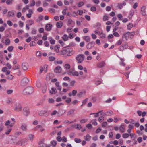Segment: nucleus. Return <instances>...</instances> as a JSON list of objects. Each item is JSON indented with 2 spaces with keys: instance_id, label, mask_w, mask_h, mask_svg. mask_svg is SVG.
<instances>
[{
  "instance_id": "f257e3e1",
  "label": "nucleus",
  "mask_w": 147,
  "mask_h": 147,
  "mask_svg": "<svg viewBox=\"0 0 147 147\" xmlns=\"http://www.w3.org/2000/svg\"><path fill=\"white\" fill-rule=\"evenodd\" d=\"M28 140L26 138H23L21 139L16 144L19 145L20 144L22 146H25L28 144Z\"/></svg>"
},
{
  "instance_id": "f03ea898",
  "label": "nucleus",
  "mask_w": 147,
  "mask_h": 147,
  "mask_svg": "<svg viewBox=\"0 0 147 147\" xmlns=\"http://www.w3.org/2000/svg\"><path fill=\"white\" fill-rule=\"evenodd\" d=\"M34 90L33 87L31 86L28 87L26 88L24 90V93L27 94L32 93Z\"/></svg>"
},
{
  "instance_id": "7ed1b4c3",
  "label": "nucleus",
  "mask_w": 147,
  "mask_h": 147,
  "mask_svg": "<svg viewBox=\"0 0 147 147\" xmlns=\"http://www.w3.org/2000/svg\"><path fill=\"white\" fill-rule=\"evenodd\" d=\"M85 56L83 54H80L77 55L76 59L78 63H81L84 61Z\"/></svg>"
},
{
  "instance_id": "20e7f679",
  "label": "nucleus",
  "mask_w": 147,
  "mask_h": 147,
  "mask_svg": "<svg viewBox=\"0 0 147 147\" xmlns=\"http://www.w3.org/2000/svg\"><path fill=\"white\" fill-rule=\"evenodd\" d=\"M38 114L40 116H43L45 117H47L49 115L47 111L44 110L39 112Z\"/></svg>"
},
{
  "instance_id": "39448f33",
  "label": "nucleus",
  "mask_w": 147,
  "mask_h": 147,
  "mask_svg": "<svg viewBox=\"0 0 147 147\" xmlns=\"http://www.w3.org/2000/svg\"><path fill=\"white\" fill-rule=\"evenodd\" d=\"M29 81V80L28 78H27L24 77L22 80L21 84L22 86H25L28 84Z\"/></svg>"
},
{
  "instance_id": "423d86ee",
  "label": "nucleus",
  "mask_w": 147,
  "mask_h": 147,
  "mask_svg": "<svg viewBox=\"0 0 147 147\" xmlns=\"http://www.w3.org/2000/svg\"><path fill=\"white\" fill-rule=\"evenodd\" d=\"M22 107L19 104H16L15 105L14 109L17 111H20L22 110Z\"/></svg>"
},
{
  "instance_id": "0eeeda50",
  "label": "nucleus",
  "mask_w": 147,
  "mask_h": 147,
  "mask_svg": "<svg viewBox=\"0 0 147 147\" xmlns=\"http://www.w3.org/2000/svg\"><path fill=\"white\" fill-rule=\"evenodd\" d=\"M29 108L27 107H24L23 110L24 114L26 116L27 115L29 114Z\"/></svg>"
},
{
  "instance_id": "6e6552de",
  "label": "nucleus",
  "mask_w": 147,
  "mask_h": 147,
  "mask_svg": "<svg viewBox=\"0 0 147 147\" xmlns=\"http://www.w3.org/2000/svg\"><path fill=\"white\" fill-rule=\"evenodd\" d=\"M62 69L60 66H57L54 69V71L57 73H60L61 72Z\"/></svg>"
},
{
  "instance_id": "1a4fd4ad",
  "label": "nucleus",
  "mask_w": 147,
  "mask_h": 147,
  "mask_svg": "<svg viewBox=\"0 0 147 147\" xmlns=\"http://www.w3.org/2000/svg\"><path fill=\"white\" fill-rule=\"evenodd\" d=\"M95 43L94 42H90L88 43L86 45V48L88 49H91L94 47Z\"/></svg>"
},
{
  "instance_id": "9d476101",
  "label": "nucleus",
  "mask_w": 147,
  "mask_h": 147,
  "mask_svg": "<svg viewBox=\"0 0 147 147\" xmlns=\"http://www.w3.org/2000/svg\"><path fill=\"white\" fill-rule=\"evenodd\" d=\"M22 69L24 71L27 70L28 68V65L26 63H22Z\"/></svg>"
},
{
  "instance_id": "9b49d317",
  "label": "nucleus",
  "mask_w": 147,
  "mask_h": 147,
  "mask_svg": "<svg viewBox=\"0 0 147 147\" xmlns=\"http://www.w3.org/2000/svg\"><path fill=\"white\" fill-rule=\"evenodd\" d=\"M9 142L11 144L15 143L16 144V143L18 142L16 140V138L14 137H11Z\"/></svg>"
},
{
  "instance_id": "f8f14e48",
  "label": "nucleus",
  "mask_w": 147,
  "mask_h": 147,
  "mask_svg": "<svg viewBox=\"0 0 147 147\" xmlns=\"http://www.w3.org/2000/svg\"><path fill=\"white\" fill-rule=\"evenodd\" d=\"M75 110L74 109H71L67 113V115L70 116L71 115H74V112Z\"/></svg>"
},
{
  "instance_id": "ddd939ff",
  "label": "nucleus",
  "mask_w": 147,
  "mask_h": 147,
  "mask_svg": "<svg viewBox=\"0 0 147 147\" xmlns=\"http://www.w3.org/2000/svg\"><path fill=\"white\" fill-rule=\"evenodd\" d=\"M52 27V25L51 24H47L46 25L45 29L47 31H50L51 30Z\"/></svg>"
},
{
  "instance_id": "4468645a",
  "label": "nucleus",
  "mask_w": 147,
  "mask_h": 147,
  "mask_svg": "<svg viewBox=\"0 0 147 147\" xmlns=\"http://www.w3.org/2000/svg\"><path fill=\"white\" fill-rule=\"evenodd\" d=\"M141 13L144 16L146 15V7L143 6L142 7L141 10Z\"/></svg>"
},
{
  "instance_id": "2eb2a0df",
  "label": "nucleus",
  "mask_w": 147,
  "mask_h": 147,
  "mask_svg": "<svg viewBox=\"0 0 147 147\" xmlns=\"http://www.w3.org/2000/svg\"><path fill=\"white\" fill-rule=\"evenodd\" d=\"M14 123H10V122L9 120H7L5 124V126H7L9 125V126H10L11 127H12L14 126Z\"/></svg>"
},
{
  "instance_id": "dca6fc26",
  "label": "nucleus",
  "mask_w": 147,
  "mask_h": 147,
  "mask_svg": "<svg viewBox=\"0 0 147 147\" xmlns=\"http://www.w3.org/2000/svg\"><path fill=\"white\" fill-rule=\"evenodd\" d=\"M21 129L24 131H26L27 129V125L24 123L22 124L21 127Z\"/></svg>"
},
{
  "instance_id": "f3484780",
  "label": "nucleus",
  "mask_w": 147,
  "mask_h": 147,
  "mask_svg": "<svg viewBox=\"0 0 147 147\" xmlns=\"http://www.w3.org/2000/svg\"><path fill=\"white\" fill-rule=\"evenodd\" d=\"M130 33L129 32H128L124 34L123 36V38H125L127 40L128 39Z\"/></svg>"
},
{
  "instance_id": "a211bd4d",
  "label": "nucleus",
  "mask_w": 147,
  "mask_h": 147,
  "mask_svg": "<svg viewBox=\"0 0 147 147\" xmlns=\"http://www.w3.org/2000/svg\"><path fill=\"white\" fill-rule=\"evenodd\" d=\"M28 136L29 138V140L31 142H32L34 140V136L32 134H29L28 135Z\"/></svg>"
},
{
  "instance_id": "6ab92c4d",
  "label": "nucleus",
  "mask_w": 147,
  "mask_h": 147,
  "mask_svg": "<svg viewBox=\"0 0 147 147\" xmlns=\"http://www.w3.org/2000/svg\"><path fill=\"white\" fill-rule=\"evenodd\" d=\"M55 84L57 89L60 91H61V88L59 85V82H57L55 83Z\"/></svg>"
},
{
  "instance_id": "aec40b11",
  "label": "nucleus",
  "mask_w": 147,
  "mask_h": 147,
  "mask_svg": "<svg viewBox=\"0 0 147 147\" xmlns=\"http://www.w3.org/2000/svg\"><path fill=\"white\" fill-rule=\"evenodd\" d=\"M52 91H50V93L51 94H55L57 93L56 89L55 88H51Z\"/></svg>"
},
{
  "instance_id": "412c9836",
  "label": "nucleus",
  "mask_w": 147,
  "mask_h": 147,
  "mask_svg": "<svg viewBox=\"0 0 147 147\" xmlns=\"http://www.w3.org/2000/svg\"><path fill=\"white\" fill-rule=\"evenodd\" d=\"M119 129L120 131L122 132L123 133L125 132V126L123 125H121L119 127Z\"/></svg>"
},
{
  "instance_id": "4be33fe9",
  "label": "nucleus",
  "mask_w": 147,
  "mask_h": 147,
  "mask_svg": "<svg viewBox=\"0 0 147 147\" xmlns=\"http://www.w3.org/2000/svg\"><path fill=\"white\" fill-rule=\"evenodd\" d=\"M56 26L58 28H61L62 26V23L61 22H59L56 24Z\"/></svg>"
},
{
  "instance_id": "5701e85b",
  "label": "nucleus",
  "mask_w": 147,
  "mask_h": 147,
  "mask_svg": "<svg viewBox=\"0 0 147 147\" xmlns=\"http://www.w3.org/2000/svg\"><path fill=\"white\" fill-rule=\"evenodd\" d=\"M105 63L103 61H102L98 63L97 66L99 68H101L104 66Z\"/></svg>"
},
{
  "instance_id": "b1692460",
  "label": "nucleus",
  "mask_w": 147,
  "mask_h": 147,
  "mask_svg": "<svg viewBox=\"0 0 147 147\" xmlns=\"http://www.w3.org/2000/svg\"><path fill=\"white\" fill-rule=\"evenodd\" d=\"M35 2L34 0H31L30 1V3L29 4L30 7L34 6L35 5Z\"/></svg>"
},
{
  "instance_id": "393cba45",
  "label": "nucleus",
  "mask_w": 147,
  "mask_h": 147,
  "mask_svg": "<svg viewBox=\"0 0 147 147\" xmlns=\"http://www.w3.org/2000/svg\"><path fill=\"white\" fill-rule=\"evenodd\" d=\"M113 112L112 111H108L106 112L105 115L109 116H111L113 114Z\"/></svg>"
},
{
  "instance_id": "a878e982",
  "label": "nucleus",
  "mask_w": 147,
  "mask_h": 147,
  "mask_svg": "<svg viewBox=\"0 0 147 147\" xmlns=\"http://www.w3.org/2000/svg\"><path fill=\"white\" fill-rule=\"evenodd\" d=\"M86 93V92L85 91H84L83 92H81L78 94H77V96L79 97H81L82 96L85 95Z\"/></svg>"
},
{
  "instance_id": "bb28decb",
  "label": "nucleus",
  "mask_w": 147,
  "mask_h": 147,
  "mask_svg": "<svg viewBox=\"0 0 147 147\" xmlns=\"http://www.w3.org/2000/svg\"><path fill=\"white\" fill-rule=\"evenodd\" d=\"M69 36L66 34H64L62 38L64 41H66L68 40Z\"/></svg>"
},
{
  "instance_id": "cd10ccee",
  "label": "nucleus",
  "mask_w": 147,
  "mask_h": 147,
  "mask_svg": "<svg viewBox=\"0 0 147 147\" xmlns=\"http://www.w3.org/2000/svg\"><path fill=\"white\" fill-rule=\"evenodd\" d=\"M133 26V24L131 23H129L127 26V29L128 30H130L132 28Z\"/></svg>"
},
{
  "instance_id": "c85d7f7f",
  "label": "nucleus",
  "mask_w": 147,
  "mask_h": 147,
  "mask_svg": "<svg viewBox=\"0 0 147 147\" xmlns=\"http://www.w3.org/2000/svg\"><path fill=\"white\" fill-rule=\"evenodd\" d=\"M14 13L13 11H9L8 12V16L9 17V16H14Z\"/></svg>"
},
{
  "instance_id": "c756f323",
  "label": "nucleus",
  "mask_w": 147,
  "mask_h": 147,
  "mask_svg": "<svg viewBox=\"0 0 147 147\" xmlns=\"http://www.w3.org/2000/svg\"><path fill=\"white\" fill-rule=\"evenodd\" d=\"M83 39L87 42H89L90 40V38L87 36L84 37Z\"/></svg>"
},
{
  "instance_id": "7c9ffc66",
  "label": "nucleus",
  "mask_w": 147,
  "mask_h": 147,
  "mask_svg": "<svg viewBox=\"0 0 147 147\" xmlns=\"http://www.w3.org/2000/svg\"><path fill=\"white\" fill-rule=\"evenodd\" d=\"M85 137V136H84V138ZM85 139L86 140L89 141L90 140L91 136L87 134L85 137Z\"/></svg>"
},
{
  "instance_id": "2f4dec72",
  "label": "nucleus",
  "mask_w": 147,
  "mask_h": 147,
  "mask_svg": "<svg viewBox=\"0 0 147 147\" xmlns=\"http://www.w3.org/2000/svg\"><path fill=\"white\" fill-rule=\"evenodd\" d=\"M51 143L53 147H55L56 145L57 144V142L56 141L53 140L51 142Z\"/></svg>"
},
{
  "instance_id": "473e14b6",
  "label": "nucleus",
  "mask_w": 147,
  "mask_h": 147,
  "mask_svg": "<svg viewBox=\"0 0 147 147\" xmlns=\"http://www.w3.org/2000/svg\"><path fill=\"white\" fill-rule=\"evenodd\" d=\"M12 130V129L11 128H9V129H7L5 131V134L6 135L9 134L10 133L11 131Z\"/></svg>"
},
{
  "instance_id": "72a5a7b5",
  "label": "nucleus",
  "mask_w": 147,
  "mask_h": 147,
  "mask_svg": "<svg viewBox=\"0 0 147 147\" xmlns=\"http://www.w3.org/2000/svg\"><path fill=\"white\" fill-rule=\"evenodd\" d=\"M59 48L60 47L59 45H56L55 47L54 50L57 52H58Z\"/></svg>"
},
{
  "instance_id": "f704fd0d",
  "label": "nucleus",
  "mask_w": 147,
  "mask_h": 147,
  "mask_svg": "<svg viewBox=\"0 0 147 147\" xmlns=\"http://www.w3.org/2000/svg\"><path fill=\"white\" fill-rule=\"evenodd\" d=\"M64 67L67 69H69L70 68V65L69 64H66L64 66Z\"/></svg>"
},
{
  "instance_id": "c9c22d12",
  "label": "nucleus",
  "mask_w": 147,
  "mask_h": 147,
  "mask_svg": "<svg viewBox=\"0 0 147 147\" xmlns=\"http://www.w3.org/2000/svg\"><path fill=\"white\" fill-rule=\"evenodd\" d=\"M49 39H50V42L51 44H55V41L53 39L52 37H50Z\"/></svg>"
},
{
  "instance_id": "e433bc0d",
  "label": "nucleus",
  "mask_w": 147,
  "mask_h": 147,
  "mask_svg": "<svg viewBox=\"0 0 147 147\" xmlns=\"http://www.w3.org/2000/svg\"><path fill=\"white\" fill-rule=\"evenodd\" d=\"M109 19V16L107 15H104L103 17V19L104 21L108 20Z\"/></svg>"
},
{
  "instance_id": "4c0bfd02",
  "label": "nucleus",
  "mask_w": 147,
  "mask_h": 147,
  "mask_svg": "<svg viewBox=\"0 0 147 147\" xmlns=\"http://www.w3.org/2000/svg\"><path fill=\"white\" fill-rule=\"evenodd\" d=\"M55 59V58L53 56L49 57V60L51 61H54Z\"/></svg>"
},
{
  "instance_id": "58836bf2",
  "label": "nucleus",
  "mask_w": 147,
  "mask_h": 147,
  "mask_svg": "<svg viewBox=\"0 0 147 147\" xmlns=\"http://www.w3.org/2000/svg\"><path fill=\"white\" fill-rule=\"evenodd\" d=\"M88 100V98L86 99H85L83 101H82V104L81 105V106H82L83 105H85L86 102H87Z\"/></svg>"
},
{
  "instance_id": "ea45409f",
  "label": "nucleus",
  "mask_w": 147,
  "mask_h": 147,
  "mask_svg": "<svg viewBox=\"0 0 147 147\" xmlns=\"http://www.w3.org/2000/svg\"><path fill=\"white\" fill-rule=\"evenodd\" d=\"M129 135L127 133L123 134L122 135V137L125 138H127L129 136Z\"/></svg>"
},
{
  "instance_id": "a19ab883",
  "label": "nucleus",
  "mask_w": 147,
  "mask_h": 147,
  "mask_svg": "<svg viewBox=\"0 0 147 147\" xmlns=\"http://www.w3.org/2000/svg\"><path fill=\"white\" fill-rule=\"evenodd\" d=\"M84 3L83 2H80L78 3V6L79 7H81L84 5Z\"/></svg>"
},
{
  "instance_id": "79ce46f5",
  "label": "nucleus",
  "mask_w": 147,
  "mask_h": 147,
  "mask_svg": "<svg viewBox=\"0 0 147 147\" xmlns=\"http://www.w3.org/2000/svg\"><path fill=\"white\" fill-rule=\"evenodd\" d=\"M74 141L75 142L77 143H80L82 141L80 139H78V138H75L74 139Z\"/></svg>"
},
{
  "instance_id": "37998d69",
  "label": "nucleus",
  "mask_w": 147,
  "mask_h": 147,
  "mask_svg": "<svg viewBox=\"0 0 147 147\" xmlns=\"http://www.w3.org/2000/svg\"><path fill=\"white\" fill-rule=\"evenodd\" d=\"M13 49V47L12 46H9L8 49L7 50L9 52H11L12 51Z\"/></svg>"
},
{
  "instance_id": "c03bdc74",
  "label": "nucleus",
  "mask_w": 147,
  "mask_h": 147,
  "mask_svg": "<svg viewBox=\"0 0 147 147\" xmlns=\"http://www.w3.org/2000/svg\"><path fill=\"white\" fill-rule=\"evenodd\" d=\"M29 22V25L30 26H31L34 23V21L32 20H29L28 21Z\"/></svg>"
},
{
  "instance_id": "a18cd8bd",
  "label": "nucleus",
  "mask_w": 147,
  "mask_h": 147,
  "mask_svg": "<svg viewBox=\"0 0 147 147\" xmlns=\"http://www.w3.org/2000/svg\"><path fill=\"white\" fill-rule=\"evenodd\" d=\"M75 70H70L69 72H68V74L70 75H73V74L74 73V72Z\"/></svg>"
},
{
  "instance_id": "49530a36",
  "label": "nucleus",
  "mask_w": 147,
  "mask_h": 147,
  "mask_svg": "<svg viewBox=\"0 0 147 147\" xmlns=\"http://www.w3.org/2000/svg\"><path fill=\"white\" fill-rule=\"evenodd\" d=\"M22 6V4H18L17 6V8H16L19 11L21 9V7Z\"/></svg>"
},
{
  "instance_id": "de8ad7c7",
  "label": "nucleus",
  "mask_w": 147,
  "mask_h": 147,
  "mask_svg": "<svg viewBox=\"0 0 147 147\" xmlns=\"http://www.w3.org/2000/svg\"><path fill=\"white\" fill-rule=\"evenodd\" d=\"M6 3L7 5H11L12 4V3L11 0H7L6 1Z\"/></svg>"
},
{
  "instance_id": "09e8293b",
  "label": "nucleus",
  "mask_w": 147,
  "mask_h": 147,
  "mask_svg": "<svg viewBox=\"0 0 147 147\" xmlns=\"http://www.w3.org/2000/svg\"><path fill=\"white\" fill-rule=\"evenodd\" d=\"M104 120V117L103 116L100 117L98 119V121L100 122H102Z\"/></svg>"
},
{
  "instance_id": "8fccbe9b",
  "label": "nucleus",
  "mask_w": 147,
  "mask_h": 147,
  "mask_svg": "<svg viewBox=\"0 0 147 147\" xmlns=\"http://www.w3.org/2000/svg\"><path fill=\"white\" fill-rule=\"evenodd\" d=\"M5 44L6 45H9L10 43V40L9 39H7L5 40Z\"/></svg>"
},
{
  "instance_id": "3c124183",
  "label": "nucleus",
  "mask_w": 147,
  "mask_h": 147,
  "mask_svg": "<svg viewBox=\"0 0 147 147\" xmlns=\"http://www.w3.org/2000/svg\"><path fill=\"white\" fill-rule=\"evenodd\" d=\"M100 36L101 38H104L105 37V35L104 34H103L102 32L100 34Z\"/></svg>"
},
{
  "instance_id": "603ef678",
  "label": "nucleus",
  "mask_w": 147,
  "mask_h": 147,
  "mask_svg": "<svg viewBox=\"0 0 147 147\" xmlns=\"http://www.w3.org/2000/svg\"><path fill=\"white\" fill-rule=\"evenodd\" d=\"M13 92V90H7V93L8 94H11Z\"/></svg>"
},
{
  "instance_id": "864d4df0",
  "label": "nucleus",
  "mask_w": 147,
  "mask_h": 147,
  "mask_svg": "<svg viewBox=\"0 0 147 147\" xmlns=\"http://www.w3.org/2000/svg\"><path fill=\"white\" fill-rule=\"evenodd\" d=\"M77 90H73L72 92V94L73 96H75L76 94L77 93Z\"/></svg>"
},
{
  "instance_id": "5fc2aeb1",
  "label": "nucleus",
  "mask_w": 147,
  "mask_h": 147,
  "mask_svg": "<svg viewBox=\"0 0 147 147\" xmlns=\"http://www.w3.org/2000/svg\"><path fill=\"white\" fill-rule=\"evenodd\" d=\"M111 9V8L109 6H107L106 7V10L107 11H109Z\"/></svg>"
},
{
  "instance_id": "6e6d98bb",
  "label": "nucleus",
  "mask_w": 147,
  "mask_h": 147,
  "mask_svg": "<svg viewBox=\"0 0 147 147\" xmlns=\"http://www.w3.org/2000/svg\"><path fill=\"white\" fill-rule=\"evenodd\" d=\"M13 77H14V76H13L11 75H10L9 76L7 77V78L11 80H12L13 79Z\"/></svg>"
},
{
  "instance_id": "4d7b16f0",
  "label": "nucleus",
  "mask_w": 147,
  "mask_h": 147,
  "mask_svg": "<svg viewBox=\"0 0 147 147\" xmlns=\"http://www.w3.org/2000/svg\"><path fill=\"white\" fill-rule=\"evenodd\" d=\"M93 12H94L96 10V8L95 7H92L90 9Z\"/></svg>"
},
{
  "instance_id": "13d9d810",
  "label": "nucleus",
  "mask_w": 147,
  "mask_h": 147,
  "mask_svg": "<svg viewBox=\"0 0 147 147\" xmlns=\"http://www.w3.org/2000/svg\"><path fill=\"white\" fill-rule=\"evenodd\" d=\"M71 101V99L70 98H67L65 102L67 103H69Z\"/></svg>"
},
{
  "instance_id": "bf43d9fd",
  "label": "nucleus",
  "mask_w": 147,
  "mask_h": 147,
  "mask_svg": "<svg viewBox=\"0 0 147 147\" xmlns=\"http://www.w3.org/2000/svg\"><path fill=\"white\" fill-rule=\"evenodd\" d=\"M37 30L35 29H33L31 32V34H36Z\"/></svg>"
},
{
  "instance_id": "052dcab7",
  "label": "nucleus",
  "mask_w": 147,
  "mask_h": 147,
  "mask_svg": "<svg viewBox=\"0 0 147 147\" xmlns=\"http://www.w3.org/2000/svg\"><path fill=\"white\" fill-rule=\"evenodd\" d=\"M36 86L38 88H40L41 86V84L39 81H37V82Z\"/></svg>"
},
{
  "instance_id": "680f3d73",
  "label": "nucleus",
  "mask_w": 147,
  "mask_h": 147,
  "mask_svg": "<svg viewBox=\"0 0 147 147\" xmlns=\"http://www.w3.org/2000/svg\"><path fill=\"white\" fill-rule=\"evenodd\" d=\"M31 40H32L31 37H29L26 40V41L27 42L29 43V42H30Z\"/></svg>"
},
{
  "instance_id": "e2e57ef3",
  "label": "nucleus",
  "mask_w": 147,
  "mask_h": 147,
  "mask_svg": "<svg viewBox=\"0 0 147 147\" xmlns=\"http://www.w3.org/2000/svg\"><path fill=\"white\" fill-rule=\"evenodd\" d=\"M73 76H79V73L77 71H75L73 73Z\"/></svg>"
},
{
  "instance_id": "0e129e2a",
  "label": "nucleus",
  "mask_w": 147,
  "mask_h": 147,
  "mask_svg": "<svg viewBox=\"0 0 147 147\" xmlns=\"http://www.w3.org/2000/svg\"><path fill=\"white\" fill-rule=\"evenodd\" d=\"M7 24L10 26H11L13 25V24L12 22L10 20L7 21Z\"/></svg>"
},
{
  "instance_id": "69168bd1",
  "label": "nucleus",
  "mask_w": 147,
  "mask_h": 147,
  "mask_svg": "<svg viewBox=\"0 0 147 147\" xmlns=\"http://www.w3.org/2000/svg\"><path fill=\"white\" fill-rule=\"evenodd\" d=\"M44 29L42 28H40L38 30L39 32L40 33L43 32L44 31Z\"/></svg>"
},
{
  "instance_id": "338daca9",
  "label": "nucleus",
  "mask_w": 147,
  "mask_h": 147,
  "mask_svg": "<svg viewBox=\"0 0 147 147\" xmlns=\"http://www.w3.org/2000/svg\"><path fill=\"white\" fill-rule=\"evenodd\" d=\"M124 23H125L127 22L128 20L127 18H122L121 20Z\"/></svg>"
},
{
  "instance_id": "774afa93",
  "label": "nucleus",
  "mask_w": 147,
  "mask_h": 147,
  "mask_svg": "<svg viewBox=\"0 0 147 147\" xmlns=\"http://www.w3.org/2000/svg\"><path fill=\"white\" fill-rule=\"evenodd\" d=\"M57 140L59 142H60L62 140V138L60 136H58L56 138Z\"/></svg>"
}]
</instances>
